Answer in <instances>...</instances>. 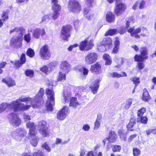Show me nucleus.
Segmentation results:
<instances>
[{
  "label": "nucleus",
  "mask_w": 156,
  "mask_h": 156,
  "mask_svg": "<svg viewBox=\"0 0 156 156\" xmlns=\"http://www.w3.org/2000/svg\"><path fill=\"white\" fill-rule=\"evenodd\" d=\"M12 114L14 115L11 119L10 123L14 126L18 127L21 124V120L16 114H14L13 113H12Z\"/></svg>",
  "instance_id": "18"
},
{
  "label": "nucleus",
  "mask_w": 156,
  "mask_h": 156,
  "mask_svg": "<svg viewBox=\"0 0 156 156\" xmlns=\"http://www.w3.org/2000/svg\"><path fill=\"white\" fill-rule=\"evenodd\" d=\"M107 47L101 42L97 46V48L98 50L101 52H104L105 51Z\"/></svg>",
  "instance_id": "34"
},
{
  "label": "nucleus",
  "mask_w": 156,
  "mask_h": 156,
  "mask_svg": "<svg viewBox=\"0 0 156 156\" xmlns=\"http://www.w3.org/2000/svg\"><path fill=\"white\" fill-rule=\"evenodd\" d=\"M30 99L31 98H25L20 99V100L21 102H26V103H27L30 100Z\"/></svg>",
  "instance_id": "61"
},
{
  "label": "nucleus",
  "mask_w": 156,
  "mask_h": 156,
  "mask_svg": "<svg viewBox=\"0 0 156 156\" xmlns=\"http://www.w3.org/2000/svg\"><path fill=\"white\" fill-rule=\"evenodd\" d=\"M86 41H84L82 42L80 44V49L81 51H86Z\"/></svg>",
  "instance_id": "46"
},
{
  "label": "nucleus",
  "mask_w": 156,
  "mask_h": 156,
  "mask_svg": "<svg viewBox=\"0 0 156 156\" xmlns=\"http://www.w3.org/2000/svg\"><path fill=\"white\" fill-rule=\"evenodd\" d=\"M40 69L41 71L46 73L48 72V68L47 66H44L40 68Z\"/></svg>",
  "instance_id": "55"
},
{
  "label": "nucleus",
  "mask_w": 156,
  "mask_h": 156,
  "mask_svg": "<svg viewBox=\"0 0 156 156\" xmlns=\"http://www.w3.org/2000/svg\"><path fill=\"white\" fill-rule=\"evenodd\" d=\"M47 124L45 121L42 120L38 124L39 132L44 137H47L49 135L50 130L48 127L46 126Z\"/></svg>",
  "instance_id": "4"
},
{
  "label": "nucleus",
  "mask_w": 156,
  "mask_h": 156,
  "mask_svg": "<svg viewBox=\"0 0 156 156\" xmlns=\"http://www.w3.org/2000/svg\"><path fill=\"white\" fill-rule=\"evenodd\" d=\"M145 66V64L144 62H137V67L140 70L143 69Z\"/></svg>",
  "instance_id": "52"
},
{
  "label": "nucleus",
  "mask_w": 156,
  "mask_h": 156,
  "mask_svg": "<svg viewBox=\"0 0 156 156\" xmlns=\"http://www.w3.org/2000/svg\"><path fill=\"white\" fill-rule=\"evenodd\" d=\"M25 74L27 76L32 77L34 75V71L33 70L27 69L25 70Z\"/></svg>",
  "instance_id": "41"
},
{
  "label": "nucleus",
  "mask_w": 156,
  "mask_h": 156,
  "mask_svg": "<svg viewBox=\"0 0 156 156\" xmlns=\"http://www.w3.org/2000/svg\"><path fill=\"white\" fill-rule=\"evenodd\" d=\"M131 80L133 82V83L135 84L136 86L140 83L139 80L140 79L138 77H133L131 78Z\"/></svg>",
  "instance_id": "48"
},
{
  "label": "nucleus",
  "mask_w": 156,
  "mask_h": 156,
  "mask_svg": "<svg viewBox=\"0 0 156 156\" xmlns=\"http://www.w3.org/2000/svg\"><path fill=\"white\" fill-rule=\"evenodd\" d=\"M24 39L27 43L30 42L31 40L30 35V33L25 34L24 36Z\"/></svg>",
  "instance_id": "50"
},
{
  "label": "nucleus",
  "mask_w": 156,
  "mask_h": 156,
  "mask_svg": "<svg viewBox=\"0 0 156 156\" xmlns=\"http://www.w3.org/2000/svg\"><path fill=\"white\" fill-rule=\"evenodd\" d=\"M29 138H31V139L30 140V142L32 146L34 147H35L37 146V143H38V140L37 137L36 136L34 137H33L32 138L29 137Z\"/></svg>",
  "instance_id": "31"
},
{
  "label": "nucleus",
  "mask_w": 156,
  "mask_h": 156,
  "mask_svg": "<svg viewBox=\"0 0 156 156\" xmlns=\"http://www.w3.org/2000/svg\"><path fill=\"white\" fill-rule=\"evenodd\" d=\"M58 0H51L52 9L53 11L59 12L61 9V5L58 3Z\"/></svg>",
  "instance_id": "21"
},
{
  "label": "nucleus",
  "mask_w": 156,
  "mask_h": 156,
  "mask_svg": "<svg viewBox=\"0 0 156 156\" xmlns=\"http://www.w3.org/2000/svg\"><path fill=\"white\" fill-rule=\"evenodd\" d=\"M51 101H48L46 103V110L48 111L51 112L53 110V105Z\"/></svg>",
  "instance_id": "43"
},
{
  "label": "nucleus",
  "mask_w": 156,
  "mask_h": 156,
  "mask_svg": "<svg viewBox=\"0 0 156 156\" xmlns=\"http://www.w3.org/2000/svg\"><path fill=\"white\" fill-rule=\"evenodd\" d=\"M148 58V56L144 57L141 55H136L134 57L135 61L138 62H144V60L147 59Z\"/></svg>",
  "instance_id": "27"
},
{
  "label": "nucleus",
  "mask_w": 156,
  "mask_h": 156,
  "mask_svg": "<svg viewBox=\"0 0 156 156\" xmlns=\"http://www.w3.org/2000/svg\"><path fill=\"white\" fill-rule=\"evenodd\" d=\"M44 94V89L41 88L34 98L33 101L34 104H32V106L33 108H39L41 106L42 103L44 102L43 96Z\"/></svg>",
  "instance_id": "2"
},
{
  "label": "nucleus",
  "mask_w": 156,
  "mask_h": 156,
  "mask_svg": "<svg viewBox=\"0 0 156 156\" xmlns=\"http://www.w3.org/2000/svg\"><path fill=\"white\" fill-rule=\"evenodd\" d=\"M98 55L94 52H88L85 56L84 61L88 65L93 64L95 62L98 58Z\"/></svg>",
  "instance_id": "6"
},
{
  "label": "nucleus",
  "mask_w": 156,
  "mask_h": 156,
  "mask_svg": "<svg viewBox=\"0 0 156 156\" xmlns=\"http://www.w3.org/2000/svg\"><path fill=\"white\" fill-rule=\"evenodd\" d=\"M100 81V80H97L95 81L93 86L90 87L91 89L92 92L94 94L97 93L99 87V83Z\"/></svg>",
  "instance_id": "22"
},
{
  "label": "nucleus",
  "mask_w": 156,
  "mask_h": 156,
  "mask_svg": "<svg viewBox=\"0 0 156 156\" xmlns=\"http://www.w3.org/2000/svg\"><path fill=\"white\" fill-rule=\"evenodd\" d=\"M101 42L108 48L109 46L112 44V41L110 38L106 37L104 38Z\"/></svg>",
  "instance_id": "30"
},
{
  "label": "nucleus",
  "mask_w": 156,
  "mask_h": 156,
  "mask_svg": "<svg viewBox=\"0 0 156 156\" xmlns=\"http://www.w3.org/2000/svg\"><path fill=\"white\" fill-rule=\"evenodd\" d=\"M70 66L66 61H62L60 65L61 69L63 72H65V74H67L69 71Z\"/></svg>",
  "instance_id": "20"
},
{
  "label": "nucleus",
  "mask_w": 156,
  "mask_h": 156,
  "mask_svg": "<svg viewBox=\"0 0 156 156\" xmlns=\"http://www.w3.org/2000/svg\"><path fill=\"white\" fill-rule=\"evenodd\" d=\"M101 119V118L98 117L96 121L94 122V130H97L100 126Z\"/></svg>",
  "instance_id": "33"
},
{
  "label": "nucleus",
  "mask_w": 156,
  "mask_h": 156,
  "mask_svg": "<svg viewBox=\"0 0 156 156\" xmlns=\"http://www.w3.org/2000/svg\"><path fill=\"white\" fill-rule=\"evenodd\" d=\"M140 121L141 123L145 124L147 122V119L145 116H143L140 118Z\"/></svg>",
  "instance_id": "58"
},
{
  "label": "nucleus",
  "mask_w": 156,
  "mask_h": 156,
  "mask_svg": "<svg viewBox=\"0 0 156 156\" xmlns=\"http://www.w3.org/2000/svg\"><path fill=\"white\" fill-rule=\"evenodd\" d=\"M112 147L113 152H119L121 149V146L119 145H114Z\"/></svg>",
  "instance_id": "44"
},
{
  "label": "nucleus",
  "mask_w": 156,
  "mask_h": 156,
  "mask_svg": "<svg viewBox=\"0 0 156 156\" xmlns=\"http://www.w3.org/2000/svg\"><path fill=\"white\" fill-rule=\"evenodd\" d=\"M132 100L131 99L127 100L122 105V107L126 109H128L132 104Z\"/></svg>",
  "instance_id": "32"
},
{
  "label": "nucleus",
  "mask_w": 156,
  "mask_h": 156,
  "mask_svg": "<svg viewBox=\"0 0 156 156\" xmlns=\"http://www.w3.org/2000/svg\"><path fill=\"white\" fill-rule=\"evenodd\" d=\"M141 153V151L140 150L136 148H134L133 149V154L134 156H138Z\"/></svg>",
  "instance_id": "45"
},
{
  "label": "nucleus",
  "mask_w": 156,
  "mask_h": 156,
  "mask_svg": "<svg viewBox=\"0 0 156 156\" xmlns=\"http://www.w3.org/2000/svg\"><path fill=\"white\" fill-rule=\"evenodd\" d=\"M150 98V96L147 90L144 88L143 90V93L142 97V99L143 100L147 101Z\"/></svg>",
  "instance_id": "29"
},
{
  "label": "nucleus",
  "mask_w": 156,
  "mask_h": 156,
  "mask_svg": "<svg viewBox=\"0 0 156 156\" xmlns=\"http://www.w3.org/2000/svg\"><path fill=\"white\" fill-rule=\"evenodd\" d=\"M80 71L83 73V76H82V79H85L86 77V75H87L89 71L88 69L84 67H83L82 69H80Z\"/></svg>",
  "instance_id": "42"
},
{
  "label": "nucleus",
  "mask_w": 156,
  "mask_h": 156,
  "mask_svg": "<svg viewBox=\"0 0 156 156\" xmlns=\"http://www.w3.org/2000/svg\"><path fill=\"white\" fill-rule=\"evenodd\" d=\"M33 156H45L44 153L40 150H38L37 152L33 153Z\"/></svg>",
  "instance_id": "47"
},
{
  "label": "nucleus",
  "mask_w": 156,
  "mask_h": 156,
  "mask_svg": "<svg viewBox=\"0 0 156 156\" xmlns=\"http://www.w3.org/2000/svg\"><path fill=\"white\" fill-rule=\"evenodd\" d=\"M140 28L141 29V31H142V33L141 34V35L143 36H147V34H148V32L147 29L144 27H143L142 29Z\"/></svg>",
  "instance_id": "53"
},
{
  "label": "nucleus",
  "mask_w": 156,
  "mask_h": 156,
  "mask_svg": "<svg viewBox=\"0 0 156 156\" xmlns=\"http://www.w3.org/2000/svg\"><path fill=\"white\" fill-rule=\"evenodd\" d=\"M116 5L115 9V12L117 16L122 14L126 9L125 4L121 2L120 0H116Z\"/></svg>",
  "instance_id": "8"
},
{
  "label": "nucleus",
  "mask_w": 156,
  "mask_h": 156,
  "mask_svg": "<svg viewBox=\"0 0 156 156\" xmlns=\"http://www.w3.org/2000/svg\"><path fill=\"white\" fill-rule=\"evenodd\" d=\"M131 21V19L127 21L126 23V28L127 29V31L130 33L132 36H134L136 38H139L140 36L137 34L140 33L141 29L140 27L138 28L135 29L133 27L129 28L130 25L129 23Z\"/></svg>",
  "instance_id": "5"
},
{
  "label": "nucleus",
  "mask_w": 156,
  "mask_h": 156,
  "mask_svg": "<svg viewBox=\"0 0 156 156\" xmlns=\"http://www.w3.org/2000/svg\"><path fill=\"white\" fill-rule=\"evenodd\" d=\"M138 2V4H139V8L140 9H143L145 5V2L143 0H140Z\"/></svg>",
  "instance_id": "56"
},
{
  "label": "nucleus",
  "mask_w": 156,
  "mask_h": 156,
  "mask_svg": "<svg viewBox=\"0 0 156 156\" xmlns=\"http://www.w3.org/2000/svg\"><path fill=\"white\" fill-rule=\"evenodd\" d=\"M66 74H63L62 72H60L59 73L58 77L57 79L58 82L61 81L62 80H65L66 79Z\"/></svg>",
  "instance_id": "38"
},
{
  "label": "nucleus",
  "mask_w": 156,
  "mask_h": 156,
  "mask_svg": "<svg viewBox=\"0 0 156 156\" xmlns=\"http://www.w3.org/2000/svg\"><path fill=\"white\" fill-rule=\"evenodd\" d=\"M72 28V26L69 25L64 26L62 27L61 33L64 37L63 38L64 41H67L68 40V38L70 36V32Z\"/></svg>",
  "instance_id": "7"
},
{
  "label": "nucleus",
  "mask_w": 156,
  "mask_h": 156,
  "mask_svg": "<svg viewBox=\"0 0 156 156\" xmlns=\"http://www.w3.org/2000/svg\"><path fill=\"white\" fill-rule=\"evenodd\" d=\"M119 39L118 37H116L115 40L114 41L115 46H119L120 44V42Z\"/></svg>",
  "instance_id": "63"
},
{
  "label": "nucleus",
  "mask_w": 156,
  "mask_h": 156,
  "mask_svg": "<svg viewBox=\"0 0 156 156\" xmlns=\"http://www.w3.org/2000/svg\"><path fill=\"white\" fill-rule=\"evenodd\" d=\"M26 61V55L25 54L23 53L21 55L19 60H16L15 61L14 66L16 69L19 68L25 63Z\"/></svg>",
  "instance_id": "11"
},
{
  "label": "nucleus",
  "mask_w": 156,
  "mask_h": 156,
  "mask_svg": "<svg viewBox=\"0 0 156 156\" xmlns=\"http://www.w3.org/2000/svg\"><path fill=\"white\" fill-rule=\"evenodd\" d=\"M117 138V136L114 132L111 131L109 132L108 139L110 142L112 143L115 142L116 141Z\"/></svg>",
  "instance_id": "26"
},
{
  "label": "nucleus",
  "mask_w": 156,
  "mask_h": 156,
  "mask_svg": "<svg viewBox=\"0 0 156 156\" xmlns=\"http://www.w3.org/2000/svg\"><path fill=\"white\" fill-rule=\"evenodd\" d=\"M78 44H75L73 45H70L68 48V49L69 51H71L73 48L77 47Z\"/></svg>",
  "instance_id": "62"
},
{
  "label": "nucleus",
  "mask_w": 156,
  "mask_h": 156,
  "mask_svg": "<svg viewBox=\"0 0 156 156\" xmlns=\"http://www.w3.org/2000/svg\"><path fill=\"white\" fill-rule=\"evenodd\" d=\"M42 147L45 149L48 152H50L51 149L50 147L47 144V142H45L42 145Z\"/></svg>",
  "instance_id": "54"
},
{
  "label": "nucleus",
  "mask_w": 156,
  "mask_h": 156,
  "mask_svg": "<svg viewBox=\"0 0 156 156\" xmlns=\"http://www.w3.org/2000/svg\"><path fill=\"white\" fill-rule=\"evenodd\" d=\"M17 40L16 39L12 38L10 41V45H12L14 44L17 42Z\"/></svg>",
  "instance_id": "64"
},
{
  "label": "nucleus",
  "mask_w": 156,
  "mask_h": 156,
  "mask_svg": "<svg viewBox=\"0 0 156 156\" xmlns=\"http://www.w3.org/2000/svg\"><path fill=\"white\" fill-rule=\"evenodd\" d=\"M46 34L45 30L44 29H41L40 28L35 29L33 32V36L36 39H39L40 35L43 36Z\"/></svg>",
  "instance_id": "16"
},
{
  "label": "nucleus",
  "mask_w": 156,
  "mask_h": 156,
  "mask_svg": "<svg viewBox=\"0 0 156 156\" xmlns=\"http://www.w3.org/2000/svg\"><path fill=\"white\" fill-rule=\"evenodd\" d=\"M9 11L8 10H4L2 12L1 15V19L5 22L9 19Z\"/></svg>",
  "instance_id": "28"
},
{
  "label": "nucleus",
  "mask_w": 156,
  "mask_h": 156,
  "mask_svg": "<svg viewBox=\"0 0 156 156\" xmlns=\"http://www.w3.org/2000/svg\"><path fill=\"white\" fill-rule=\"evenodd\" d=\"M2 82L5 83L9 87H12L16 85L15 81L11 77L3 78L2 80Z\"/></svg>",
  "instance_id": "19"
},
{
  "label": "nucleus",
  "mask_w": 156,
  "mask_h": 156,
  "mask_svg": "<svg viewBox=\"0 0 156 156\" xmlns=\"http://www.w3.org/2000/svg\"><path fill=\"white\" fill-rule=\"evenodd\" d=\"M83 16L84 17L88 20H91L95 18L94 12L90 11V9L87 8L83 9Z\"/></svg>",
  "instance_id": "15"
},
{
  "label": "nucleus",
  "mask_w": 156,
  "mask_h": 156,
  "mask_svg": "<svg viewBox=\"0 0 156 156\" xmlns=\"http://www.w3.org/2000/svg\"><path fill=\"white\" fill-rule=\"evenodd\" d=\"M69 107L64 106L57 113V117L59 120H63L66 116V114L69 112Z\"/></svg>",
  "instance_id": "9"
},
{
  "label": "nucleus",
  "mask_w": 156,
  "mask_h": 156,
  "mask_svg": "<svg viewBox=\"0 0 156 156\" xmlns=\"http://www.w3.org/2000/svg\"><path fill=\"white\" fill-rule=\"evenodd\" d=\"M26 126L27 128H29L28 133L29 137L32 138L35 136L37 132H36V126L34 123L29 122L26 123Z\"/></svg>",
  "instance_id": "10"
},
{
  "label": "nucleus",
  "mask_w": 156,
  "mask_h": 156,
  "mask_svg": "<svg viewBox=\"0 0 156 156\" xmlns=\"http://www.w3.org/2000/svg\"><path fill=\"white\" fill-rule=\"evenodd\" d=\"M82 129L85 131H88L90 129V127L88 124L84 125Z\"/></svg>",
  "instance_id": "60"
},
{
  "label": "nucleus",
  "mask_w": 156,
  "mask_h": 156,
  "mask_svg": "<svg viewBox=\"0 0 156 156\" xmlns=\"http://www.w3.org/2000/svg\"><path fill=\"white\" fill-rule=\"evenodd\" d=\"M86 51H89L92 49L94 46L93 42L92 41H90L88 42L86 41Z\"/></svg>",
  "instance_id": "39"
},
{
  "label": "nucleus",
  "mask_w": 156,
  "mask_h": 156,
  "mask_svg": "<svg viewBox=\"0 0 156 156\" xmlns=\"http://www.w3.org/2000/svg\"><path fill=\"white\" fill-rule=\"evenodd\" d=\"M16 132L17 136L20 138L24 137L27 134V132L26 130L22 128L17 129Z\"/></svg>",
  "instance_id": "23"
},
{
  "label": "nucleus",
  "mask_w": 156,
  "mask_h": 156,
  "mask_svg": "<svg viewBox=\"0 0 156 156\" xmlns=\"http://www.w3.org/2000/svg\"><path fill=\"white\" fill-rule=\"evenodd\" d=\"M125 131L123 129H120L119 131V134L122 140H125L126 139V135Z\"/></svg>",
  "instance_id": "36"
},
{
  "label": "nucleus",
  "mask_w": 156,
  "mask_h": 156,
  "mask_svg": "<svg viewBox=\"0 0 156 156\" xmlns=\"http://www.w3.org/2000/svg\"><path fill=\"white\" fill-rule=\"evenodd\" d=\"M59 12L53 11V13L52 16V19L55 20L59 16Z\"/></svg>",
  "instance_id": "51"
},
{
  "label": "nucleus",
  "mask_w": 156,
  "mask_h": 156,
  "mask_svg": "<svg viewBox=\"0 0 156 156\" xmlns=\"http://www.w3.org/2000/svg\"><path fill=\"white\" fill-rule=\"evenodd\" d=\"M136 123L135 119L134 118H131L130 119V122L127 125V127L129 129L133 127Z\"/></svg>",
  "instance_id": "40"
},
{
  "label": "nucleus",
  "mask_w": 156,
  "mask_h": 156,
  "mask_svg": "<svg viewBox=\"0 0 156 156\" xmlns=\"http://www.w3.org/2000/svg\"><path fill=\"white\" fill-rule=\"evenodd\" d=\"M30 105H25L23 103H20L16 100L13 101L11 104L3 103L0 105V114L6 109H13L14 112L18 111H25L29 109Z\"/></svg>",
  "instance_id": "1"
},
{
  "label": "nucleus",
  "mask_w": 156,
  "mask_h": 156,
  "mask_svg": "<svg viewBox=\"0 0 156 156\" xmlns=\"http://www.w3.org/2000/svg\"><path fill=\"white\" fill-rule=\"evenodd\" d=\"M39 55L41 58L48 60L50 58L51 54L49 47L47 44H45L40 48Z\"/></svg>",
  "instance_id": "3"
},
{
  "label": "nucleus",
  "mask_w": 156,
  "mask_h": 156,
  "mask_svg": "<svg viewBox=\"0 0 156 156\" xmlns=\"http://www.w3.org/2000/svg\"><path fill=\"white\" fill-rule=\"evenodd\" d=\"M86 3L88 7H92L94 3L95 0H86Z\"/></svg>",
  "instance_id": "57"
},
{
  "label": "nucleus",
  "mask_w": 156,
  "mask_h": 156,
  "mask_svg": "<svg viewBox=\"0 0 156 156\" xmlns=\"http://www.w3.org/2000/svg\"><path fill=\"white\" fill-rule=\"evenodd\" d=\"M26 54L29 57L32 58L35 55V52L32 48H29L27 50Z\"/></svg>",
  "instance_id": "37"
},
{
  "label": "nucleus",
  "mask_w": 156,
  "mask_h": 156,
  "mask_svg": "<svg viewBox=\"0 0 156 156\" xmlns=\"http://www.w3.org/2000/svg\"><path fill=\"white\" fill-rule=\"evenodd\" d=\"M117 32L116 29H111L109 30L108 32V34L110 35H112L116 34Z\"/></svg>",
  "instance_id": "59"
},
{
  "label": "nucleus",
  "mask_w": 156,
  "mask_h": 156,
  "mask_svg": "<svg viewBox=\"0 0 156 156\" xmlns=\"http://www.w3.org/2000/svg\"><path fill=\"white\" fill-rule=\"evenodd\" d=\"M68 6L70 11L75 12L78 9V2L74 0H70L69 2Z\"/></svg>",
  "instance_id": "14"
},
{
  "label": "nucleus",
  "mask_w": 156,
  "mask_h": 156,
  "mask_svg": "<svg viewBox=\"0 0 156 156\" xmlns=\"http://www.w3.org/2000/svg\"><path fill=\"white\" fill-rule=\"evenodd\" d=\"M45 93L47 96L48 100L50 101H52L54 105L55 102V93L52 88L51 89L46 88L45 90Z\"/></svg>",
  "instance_id": "13"
},
{
  "label": "nucleus",
  "mask_w": 156,
  "mask_h": 156,
  "mask_svg": "<svg viewBox=\"0 0 156 156\" xmlns=\"http://www.w3.org/2000/svg\"><path fill=\"white\" fill-rule=\"evenodd\" d=\"M115 16L112 12H108L106 14V20L109 22H112L114 21Z\"/></svg>",
  "instance_id": "24"
},
{
  "label": "nucleus",
  "mask_w": 156,
  "mask_h": 156,
  "mask_svg": "<svg viewBox=\"0 0 156 156\" xmlns=\"http://www.w3.org/2000/svg\"><path fill=\"white\" fill-rule=\"evenodd\" d=\"M64 101L65 103H68L70 102L69 104V106H73V107H76L77 106L78 103L77 101L76 98L72 97L71 98L69 96H64Z\"/></svg>",
  "instance_id": "12"
},
{
  "label": "nucleus",
  "mask_w": 156,
  "mask_h": 156,
  "mask_svg": "<svg viewBox=\"0 0 156 156\" xmlns=\"http://www.w3.org/2000/svg\"><path fill=\"white\" fill-rule=\"evenodd\" d=\"M146 109L144 108H142L139 110L137 112V115L139 116H142L144 113L146 112Z\"/></svg>",
  "instance_id": "49"
},
{
  "label": "nucleus",
  "mask_w": 156,
  "mask_h": 156,
  "mask_svg": "<svg viewBox=\"0 0 156 156\" xmlns=\"http://www.w3.org/2000/svg\"><path fill=\"white\" fill-rule=\"evenodd\" d=\"M141 55L144 57L148 56V51L147 48L145 47H143L141 48L140 49Z\"/></svg>",
  "instance_id": "35"
},
{
  "label": "nucleus",
  "mask_w": 156,
  "mask_h": 156,
  "mask_svg": "<svg viewBox=\"0 0 156 156\" xmlns=\"http://www.w3.org/2000/svg\"><path fill=\"white\" fill-rule=\"evenodd\" d=\"M101 67L98 62L91 66L90 71L92 73L95 74H99L101 71Z\"/></svg>",
  "instance_id": "17"
},
{
  "label": "nucleus",
  "mask_w": 156,
  "mask_h": 156,
  "mask_svg": "<svg viewBox=\"0 0 156 156\" xmlns=\"http://www.w3.org/2000/svg\"><path fill=\"white\" fill-rule=\"evenodd\" d=\"M127 75L125 72H122L121 74H119L116 72H113L112 73H109L108 76L114 78H118L122 76H126Z\"/></svg>",
  "instance_id": "25"
}]
</instances>
